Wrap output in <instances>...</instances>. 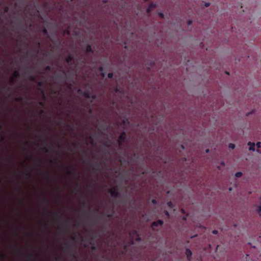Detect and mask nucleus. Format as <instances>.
<instances>
[{"label": "nucleus", "instance_id": "6ab92c4d", "mask_svg": "<svg viewBox=\"0 0 261 261\" xmlns=\"http://www.w3.org/2000/svg\"><path fill=\"white\" fill-rule=\"evenodd\" d=\"M149 6L151 8V9H153V8H155L156 7V4L155 3H151Z\"/></svg>", "mask_w": 261, "mask_h": 261}, {"label": "nucleus", "instance_id": "b1692460", "mask_svg": "<svg viewBox=\"0 0 261 261\" xmlns=\"http://www.w3.org/2000/svg\"><path fill=\"white\" fill-rule=\"evenodd\" d=\"M123 142H123L122 141H119V139H118V140H117V143H118V145H119V146L120 147H121V146L122 145V144H123Z\"/></svg>", "mask_w": 261, "mask_h": 261}, {"label": "nucleus", "instance_id": "e2e57ef3", "mask_svg": "<svg viewBox=\"0 0 261 261\" xmlns=\"http://www.w3.org/2000/svg\"><path fill=\"white\" fill-rule=\"evenodd\" d=\"M49 147L51 148H54V145H51L50 146H49Z\"/></svg>", "mask_w": 261, "mask_h": 261}, {"label": "nucleus", "instance_id": "8fccbe9b", "mask_svg": "<svg viewBox=\"0 0 261 261\" xmlns=\"http://www.w3.org/2000/svg\"><path fill=\"white\" fill-rule=\"evenodd\" d=\"M33 256V253H30L29 256V258H32Z\"/></svg>", "mask_w": 261, "mask_h": 261}, {"label": "nucleus", "instance_id": "5701e85b", "mask_svg": "<svg viewBox=\"0 0 261 261\" xmlns=\"http://www.w3.org/2000/svg\"><path fill=\"white\" fill-rule=\"evenodd\" d=\"M228 147L232 149H233L235 147V145L234 144H232V143H230L228 145Z\"/></svg>", "mask_w": 261, "mask_h": 261}, {"label": "nucleus", "instance_id": "58836bf2", "mask_svg": "<svg viewBox=\"0 0 261 261\" xmlns=\"http://www.w3.org/2000/svg\"><path fill=\"white\" fill-rule=\"evenodd\" d=\"M73 145L74 146V147L75 148H78V144L76 143H73Z\"/></svg>", "mask_w": 261, "mask_h": 261}, {"label": "nucleus", "instance_id": "79ce46f5", "mask_svg": "<svg viewBox=\"0 0 261 261\" xmlns=\"http://www.w3.org/2000/svg\"><path fill=\"white\" fill-rule=\"evenodd\" d=\"M99 70L101 72H102L103 71V68L102 66H100L99 67Z\"/></svg>", "mask_w": 261, "mask_h": 261}, {"label": "nucleus", "instance_id": "4468645a", "mask_svg": "<svg viewBox=\"0 0 261 261\" xmlns=\"http://www.w3.org/2000/svg\"><path fill=\"white\" fill-rule=\"evenodd\" d=\"M256 147H257V151L261 153V150L260 148L261 147V143L258 142L256 143Z\"/></svg>", "mask_w": 261, "mask_h": 261}, {"label": "nucleus", "instance_id": "c85d7f7f", "mask_svg": "<svg viewBox=\"0 0 261 261\" xmlns=\"http://www.w3.org/2000/svg\"><path fill=\"white\" fill-rule=\"evenodd\" d=\"M9 82L11 85H13L15 82L14 79L13 78H11L9 80Z\"/></svg>", "mask_w": 261, "mask_h": 261}, {"label": "nucleus", "instance_id": "f8f14e48", "mask_svg": "<svg viewBox=\"0 0 261 261\" xmlns=\"http://www.w3.org/2000/svg\"><path fill=\"white\" fill-rule=\"evenodd\" d=\"M83 152L85 154V157H86V160L84 162L86 164H89V161L88 160V156L87 152L85 150H84Z\"/></svg>", "mask_w": 261, "mask_h": 261}, {"label": "nucleus", "instance_id": "bb28decb", "mask_svg": "<svg viewBox=\"0 0 261 261\" xmlns=\"http://www.w3.org/2000/svg\"><path fill=\"white\" fill-rule=\"evenodd\" d=\"M71 240H73V241L77 240H78V238H77V237L76 235H74V236H72L71 237Z\"/></svg>", "mask_w": 261, "mask_h": 261}, {"label": "nucleus", "instance_id": "e433bc0d", "mask_svg": "<svg viewBox=\"0 0 261 261\" xmlns=\"http://www.w3.org/2000/svg\"><path fill=\"white\" fill-rule=\"evenodd\" d=\"M91 249L93 251H95L96 250V248L94 245H93L91 247Z\"/></svg>", "mask_w": 261, "mask_h": 261}, {"label": "nucleus", "instance_id": "412c9836", "mask_svg": "<svg viewBox=\"0 0 261 261\" xmlns=\"http://www.w3.org/2000/svg\"><path fill=\"white\" fill-rule=\"evenodd\" d=\"M15 100L17 102L18 101H23V98L22 97H18L15 98Z\"/></svg>", "mask_w": 261, "mask_h": 261}, {"label": "nucleus", "instance_id": "a19ab883", "mask_svg": "<svg viewBox=\"0 0 261 261\" xmlns=\"http://www.w3.org/2000/svg\"><path fill=\"white\" fill-rule=\"evenodd\" d=\"M41 160L40 159H37L36 160V162H37V164H40L41 163Z\"/></svg>", "mask_w": 261, "mask_h": 261}, {"label": "nucleus", "instance_id": "774afa93", "mask_svg": "<svg viewBox=\"0 0 261 261\" xmlns=\"http://www.w3.org/2000/svg\"><path fill=\"white\" fill-rule=\"evenodd\" d=\"M208 151H209V149H208L206 150V152H208Z\"/></svg>", "mask_w": 261, "mask_h": 261}, {"label": "nucleus", "instance_id": "bf43d9fd", "mask_svg": "<svg viewBox=\"0 0 261 261\" xmlns=\"http://www.w3.org/2000/svg\"><path fill=\"white\" fill-rule=\"evenodd\" d=\"M165 214H166L167 216H169V213L168 212V211H166L165 212Z\"/></svg>", "mask_w": 261, "mask_h": 261}, {"label": "nucleus", "instance_id": "2eb2a0df", "mask_svg": "<svg viewBox=\"0 0 261 261\" xmlns=\"http://www.w3.org/2000/svg\"><path fill=\"white\" fill-rule=\"evenodd\" d=\"M13 75L14 78H18L19 77L20 74L18 71H15L13 72Z\"/></svg>", "mask_w": 261, "mask_h": 261}, {"label": "nucleus", "instance_id": "49530a36", "mask_svg": "<svg viewBox=\"0 0 261 261\" xmlns=\"http://www.w3.org/2000/svg\"><path fill=\"white\" fill-rule=\"evenodd\" d=\"M168 206H169L171 207V206H172V203L171 202H169L168 203Z\"/></svg>", "mask_w": 261, "mask_h": 261}, {"label": "nucleus", "instance_id": "39448f33", "mask_svg": "<svg viewBox=\"0 0 261 261\" xmlns=\"http://www.w3.org/2000/svg\"><path fill=\"white\" fill-rule=\"evenodd\" d=\"M164 223V222L163 220H159L156 221H154L152 223V227H158V226L159 225H162Z\"/></svg>", "mask_w": 261, "mask_h": 261}, {"label": "nucleus", "instance_id": "72a5a7b5", "mask_svg": "<svg viewBox=\"0 0 261 261\" xmlns=\"http://www.w3.org/2000/svg\"><path fill=\"white\" fill-rule=\"evenodd\" d=\"M55 214L57 216L58 219H61V215L59 214V212H56L55 213Z\"/></svg>", "mask_w": 261, "mask_h": 261}, {"label": "nucleus", "instance_id": "864d4df0", "mask_svg": "<svg viewBox=\"0 0 261 261\" xmlns=\"http://www.w3.org/2000/svg\"><path fill=\"white\" fill-rule=\"evenodd\" d=\"M101 76H102V77H104L105 76V73H103V72H102V73H101Z\"/></svg>", "mask_w": 261, "mask_h": 261}, {"label": "nucleus", "instance_id": "c03bdc74", "mask_svg": "<svg viewBox=\"0 0 261 261\" xmlns=\"http://www.w3.org/2000/svg\"><path fill=\"white\" fill-rule=\"evenodd\" d=\"M151 202L153 204H156V200L155 199H152Z\"/></svg>", "mask_w": 261, "mask_h": 261}, {"label": "nucleus", "instance_id": "a211bd4d", "mask_svg": "<svg viewBox=\"0 0 261 261\" xmlns=\"http://www.w3.org/2000/svg\"><path fill=\"white\" fill-rule=\"evenodd\" d=\"M42 32L44 35L48 36V32L47 29H46L45 28L43 29L42 30Z\"/></svg>", "mask_w": 261, "mask_h": 261}, {"label": "nucleus", "instance_id": "f704fd0d", "mask_svg": "<svg viewBox=\"0 0 261 261\" xmlns=\"http://www.w3.org/2000/svg\"><path fill=\"white\" fill-rule=\"evenodd\" d=\"M114 91L116 92V93H118L119 92V89L118 88V87L117 86H116L115 88H114Z\"/></svg>", "mask_w": 261, "mask_h": 261}, {"label": "nucleus", "instance_id": "7c9ffc66", "mask_svg": "<svg viewBox=\"0 0 261 261\" xmlns=\"http://www.w3.org/2000/svg\"><path fill=\"white\" fill-rule=\"evenodd\" d=\"M151 8H150L149 6H148V7L147 8V10H146V11H147V13H150L151 11Z\"/></svg>", "mask_w": 261, "mask_h": 261}, {"label": "nucleus", "instance_id": "3c124183", "mask_svg": "<svg viewBox=\"0 0 261 261\" xmlns=\"http://www.w3.org/2000/svg\"><path fill=\"white\" fill-rule=\"evenodd\" d=\"M1 257L2 258H5V255L4 254H1Z\"/></svg>", "mask_w": 261, "mask_h": 261}, {"label": "nucleus", "instance_id": "9b49d317", "mask_svg": "<svg viewBox=\"0 0 261 261\" xmlns=\"http://www.w3.org/2000/svg\"><path fill=\"white\" fill-rule=\"evenodd\" d=\"M83 96L87 98H90V94L89 93L88 91H85L83 92Z\"/></svg>", "mask_w": 261, "mask_h": 261}, {"label": "nucleus", "instance_id": "a878e982", "mask_svg": "<svg viewBox=\"0 0 261 261\" xmlns=\"http://www.w3.org/2000/svg\"><path fill=\"white\" fill-rule=\"evenodd\" d=\"M25 175L27 177H30L31 176V174L29 171H27L25 172Z\"/></svg>", "mask_w": 261, "mask_h": 261}, {"label": "nucleus", "instance_id": "7ed1b4c3", "mask_svg": "<svg viewBox=\"0 0 261 261\" xmlns=\"http://www.w3.org/2000/svg\"><path fill=\"white\" fill-rule=\"evenodd\" d=\"M37 85L38 86V90L41 92L42 96H43V98L44 99H45V94H44V91L43 89H42L41 88V87L44 85V82L42 81L39 82L37 83Z\"/></svg>", "mask_w": 261, "mask_h": 261}, {"label": "nucleus", "instance_id": "13d9d810", "mask_svg": "<svg viewBox=\"0 0 261 261\" xmlns=\"http://www.w3.org/2000/svg\"><path fill=\"white\" fill-rule=\"evenodd\" d=\"M17 253L19 254H20L21 253V251L20 250H17Z\"/></svg>", "mask_w": 261, "mask_h": 261}, {"label": "nucleus", "instance_id": "5fc2aeb1", "mask_svg": "<svg viewBox=\"0 0 261 261\" xmlns=\"http://www.w3.org/2000/svg\"><path fill=\"white\" fill-rule=\"evenodd\" d=\"M107 217H108V218H111V217H112V214H108V215H107Z\"/></svg>", "mask_w": 261, "mask_h": 261}, {"label": "nucleus", "instance_id": "69168bd1", "mask_svg": "<svg viewBox=\"0 0 261 261\" xmlns=\"http://www.w3.org/2000/svg\"><path fill=\"white\" fill-rule=\"evenodd\" d=\"M8 90L9 91H10V90H11V88H10V87H9L8 88Z\"/></svg>", "mask_w": 261, "mask_h": 261}, {"label": "nucleus", "instance_id": "cd10ccee", "mask_svg": "<svg viewBox=\"0 0 261 261\" xmlns=\"http://www.w3.org/2000/svg\"><path fill=\"white\" fill-rule=\"evenodd\" d=\"M159 16L160 18L161 19H163L164 17V15L163 13L162 12H160L159 13Z\"/></svg>", "mask_w": 261, "mask_h": 261}, {"label": "nucleus", "instance_id": "4d7b16f0", "mask_svg": "<svg viewBox=\"0 0 261 261\" xmlns=\"http://www.w3.org/2000/svg\"><path fill=\"white\" fill-rule=\"evenodd\" d=\"M8 11V7H6L5 9V12H7Z\"/></svg>", "mask_w": 261, "mask_h": 261}, {"label": "nucleus", "instance_id": "338daca9", "mask_svg": "<svg viewBox=\"0 0 261 261\" xmlns=\"http://www.w3.org/2000/svg\"><path fill=\"white\" fill-rule=\"evenodd\" d=\"M64 228L65 229H67V227L66 226H64Z\"/></svg>", "mask_w": 261, "mask_h": 261}, {"label": "nucleus", "instance_id": "4be33fe9", "mask_svg": "<svg viewBox=\"0 0 261 261\" xmlns=\"http://www.w3.org/2000/svg\"><path fill=\"white\" fill-rule=\"evenodd\" d=\"M29 79L32 82L36 81V78L35 76H30Z\"/></svg>", "mask_w": 261, "mask_h": 261}, {"label": "nucleus", "instance_id": "37998d69", "mask_svg": "<svg viewBox=\"0 0 261 261\" xmlns=\"http://www.w3.org/2000/svg\"><path fill=\"white\" fill-rule=\"evenodd\" d=\"M212 232H213V234H216L218 233V231L217 230H214L212 231Z\"/></svg>", "mask_w": 261, "mask_h": 261}, {"label": "nucleus", "instance_id": "f257e3e1", "mask_svg": "<svg viewBox=\"0 0 261 261\" xmlns=\"http://www.w3.org/2000/svg\"><path fill=\"white\" fill-rule=\"evenodd\" d=\"M108 192L112 198L116 199L119 197V192L116 188H111Z\"/></svg>", "mask_w": 261, "mask_h": 261}, {"label": "nucleus", "instance_id": "09e8293b", "mask_svg": "<svg viewBox=\"0 0 261 261\" xmlns=\"http://www.w3.org/2000/svg\"><path fill=\"white\" fill-rule=\"evenodd\" d=\"M210 4L209 3H206L205 4V6L206 7H208L210 6Z\"/></svg>", "mask_w": 261, "mask_h": 261}, {"label": "nucleus", "instance_id": "6e6d98bb", "mask_svg": "<svg viewBox=\"0 0 261 261\" xmlns=\"http://www.w3.org/2000/svg\"><path fill=\"white\" fill-rule=\"evenodd\" d=\"M66 222H67V223H70V219H68L67 220H66Z\"/></svg>", "mask_w": 261, "mask_h": 261}, {"label": "nucleus", "instance_id": "603ef678", "mask_svg": "<svg viewBox=\"0 0 261 261\" xmlns=\"http://www.w3.org/2000/svg\"><path fill=\"white\" fill-rule=\"evenodd\" d=\"M39 103V105H40L41 106H43L44 105L43 102H40Z\"/></svg>", "mask_w": 261, "mask_h": 261}, {"label": "nucleus", "instance_id": "ddd939ff", "mask_svg": "<svg viewBox=\"0 0 261 261\" xmlns=\"http://www.w3.org/2000/svg\"><path fill=\"white\" fill-rule=\"evenodd\" d=\"M63 35L64 36L65 35H70V31L69 30V29H65L63 31Z\"/></svg>", "mask_w": 261, "mask_h": 261}, {"label": "nucleus", "instance_id": "dca6fc26", "mask_svg": "<svg viewBox=\"0 0 261 261\" xmlns=\"http://www.w3.org/2000/svg\"><path fill=\"white\" fill-rule=\"evenodd\" d=\"M104 145L107 147H110L111 146V143L109 141H107L104 143Z\"/></svg>", "mask_w": 261, "mask_h": 261}, {"label": "nucleus", "instance_id": "680f3d73", "mask_svg": "<svg viewBox=\"0 0 261 261\" xmlns=\"http://www.w3.org/2000/svg\"><path fill=\"white\" fill-rule=\"evenodd\" d=\"M89 112L90 113H92V111L91 109H90Z\"/></svg>", "mask_w": 261, "mask_h": 261}, {"label": "nucleus", "instance_id": "c9c22d12", "mask_svg": "<svg viewBox=\"0 0 261 261\" xmlns=\"http://www.w3.org/2000/svg\"><path fill=\"white\" fill-rule=\"evenodd\" d=\"M42 200L43 202H45V203L47 202V199L46 197H43Z\"/></svg>", "mask_w": 261, "mask_h": 261}, {"label": "nucleus", "instance_id": "c756f323", "mask_svg": "<svg viewBox=\"0 0 261 261\" xmlns=\"http://www.w3.org/2000/svg\"><path fill=\"white\" fill-rule=\"evenodd\" d=\"M108 77L110 79H111L113 77V73H109L108 74Z\"/></svg>", "mask_w": 261, "mask_h": 261}, {"label": "nucleus", "instance_id": "f3484780", "mask_svg": "<svg viewBox=\"0 0 261 261\" xmlns=\"http://www.w3.org/2000/svg\"><path fill=\"white\" fill-rule=\"evenodd\" d=\"M48 148L49 146L48 144H46V146H44L43 147V150L45 152H48Z\"/></svg>", "mask_w": 261, "mask_h": 261}, {"label": "nucleus", "instance_id": "052dcab7", "mask_svg": "<svg viewBox=\"0 0 261 261\" xmlns=\"http://www.w3.org/2000/svg\"><path fill=\"white\" fill-rule=\"evenodd\" d=\"M1 141H3L4 140V137H1Z\"/></svg>", "mask_w": 261, "mask_h": 261}, {"label": "nucleus", "instance_id": "0eeeda50", "mask_svg": "<svg viewBox=\"0 0 261 261\" xmlns=\"http://www.w3.org/2000/svg\"><path fill=\"white\" fill-rule=\"evenodd\" d=\"M248 145L249 146V150L250 151H254L255 149V145L254 143L249 142Z\"/></svg>", "mask_w": 261, "mask_h": 261}, {"label": "nucleus", "instance_id": "4c0bfd02", "mask_svg": "<svg viewBox=\"0 0 261 261\" xmlns=\"http://www.w3.org/2000/svg\"><path fill=\"white\" fill-rule=\"evenodd\" d=\"M257 211H258V212H261V205H259L257 207Z\"/></svg>", "mask_w": 261, "mask_h": 261}, {"label": "nucleus", "instance_id": "ea45409f", "mask_svg": "<svg viewBox=\"0 0 261 261\" xmlns=\"http://www.w3.org/2000/svg\"><path fill=\"white\" fill-rule=\"evenodd\" d=\"M192 21L191 20H189L188 21H187V24L188 25H190L192 24Z\"/></svg>", "mask_w": 261, "mask_h": 261}, {"label": "nucleus", "instance_id": "aec40b11", "mask_svg": "<svg viewBox=\"0 0 261 261\" xmlns=\"http://www.w3.org/2000/svg\"><path fill=\"white\" fill-rule=\"evenodd\" d=\"M243 174L241 172H237L235 174V176L237 177H241L242 176Z\"/></svg>", "mask_w": 261, "mask_h": 261}, {"label": "nucleus", "instance_id": "473e14b6", "mask_svg": "<svg viewBox=\"0 0 261 261\" xmlns=\"http://www.w3.org/2000/svg\"><path fill=\"white\" fill-rule=\"evenodd\" d=\"M81 205L83 207H85L86 206H87V203L85 201H83L82 203H81Z\"/></svg>", "mask_w": 261, "mask_h": 261}, {"label": "nucleus", "instance_id": "20e7f679", "mask_svg": "<svg viewBox=\"0 0 261 261\" xmlns=\"http://www.w3.org/2000/svg\"><path fill=\"white\" fill-rule=\"evenodd\" d=\"M118 139L119 140V141H122L123 142H124L126 140V135L124 131L121 132L118 138Z\"/></svg>", "mask_w": 261, "mask_h": 261}, {"label": "nucleus", "instance_id": "423d86ee", "mask_svg": "<svg viewBox=\"0 0 261 261\" xmlns=\"http://www.w3.org/2000/svg\"><path fill=\"white\" fill-rule=\"evenodd\" d=\"M186 254L187 255L188 260H190L191 256L192 254V251H191V250L188 248H187L186 250Z\"/></svg>", "mask_w": 261, "mask_h": 261}, {"label": "nucleus", "instance_id": "de8ad7c7", "mask_svg": "<svg viewBox=\"0 0 261 261\" xmlns=\"http://www.w3.org/2000/svg\"><path fill=\"white\" fill-rule=\"evenodd\" d=\"M23 145H24V146L27 145H28V141H24V142H23Z\"/></svg>", "mask_w": 261, "mask_h": 261}, {"label": "nucleus", "instance_id": "2f4dec72", "mask_svg": "<svg viewBox=\"0 0 261 261\" xmlns=\"http://www.w3.org/2000/svg\"><path fill=\"white\" fill-rule=\"evenodd\" d=\"M92 99L93 100H95L96 98V96L95 95H91L90 94V98Z\"/></svg>", "mask_w": 261, "mask_h": 261}, {"label": "nucleus", "instance_id": "1a4fd4ad", "mask_svg": "<svg viewBox=\"0 0 261 261\" xmlns=\"http://www.w3.org/2000/svg\"><path fill=\"white\" fill-rule=\"evenodd\" d=\"M63 249L64 251L66 250L70 252L71 251V248L70 245L68 243H65L64 246L63 247Z\"/></svg>", "mask_w": 261, "mask_h": 261}, {"label": "nucleus", "instance_id": "6e6552de", "mask_svg": "<svg viewBox=\"0 0 261 261\" xmlns=\"http://www.w3.org/2000/svg\"><path fill=\"white\" fill-rule=\"evenodd\" d=\"M85 51L86 53H93V50L92 49L91 46L90 44H87L85 49Z\"/></svg>", "mask_w": 261, "mask_h": 261}, {"label": "nucleus", "instance_id": "a18cd8bd", "mask_svg": "<svg viewBox=\"0 0 261 261\" xmlns=\"http://www.w3.org/2000/svg\"><path fill=\"white\" fill-rule=\"evenodd\" d=\"M55 259L56 261H60L61 260V258L59 257H57L55 258Z\"/></svg>", "mask_w": 261, "mask_h": 261}, {"label": "nucleus", "instance_id": "393cba45", "mask_svg": "<svg viewBox=\"0 0 261 261\" xmlns=\"http://www.w3.org/2000/svg\"><path fill=\"white\" fill-rule=\"evenodd\" d=\"M45 69L46 71H50L51 69V66H47L45 68Z\"/></svg>", "mask_w": 261, "mask_h": 261}, {"label": "nucleus", "instance_id": "0e129e2a", "mask_svg": "<svg viewBox=\"0 0 261 261\" xmlns=\"http://www.w3.org/2000/svg\"><path fill=\"white\" fill-rule=\"evenodd\" d=\"M49 163H53V160H50L49 161Z\"/></svg>", "mask_w": 261, "mask_h": 261}, {"label": "nucleus", "instance_id": "9d476101", "mask_svg": "<svg viewBox=\"0 0 261 261\" xmlns=\"http://www.w3.org/2000/svg\"><path fill=\"white\" fill-rule=\"evenodd\" d=\"M73 60V57L71 55H69L66 58V62L67 63H70Z\"/></svg>", "mask_w": 261, "mask_h": 261}, {"label": "nucleus", "instance_id": "f03ea898", "mask_svg": "<svg viewBox=\"0 0 261 261\" xmlns=\"http://www.w3.org/2000/svg\"><path fill=\"white\" fill-rule=\"evenodd\" d=\"M64 168L67 170V173L69 175H74L76 174V169L73 167L64 166Z\"/></svg>", "mask_w": 261, "mask_h": 261}]
</instances>
